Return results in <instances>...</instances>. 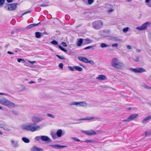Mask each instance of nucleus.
<instances>
[{
  "label": "nucleus",
  "mask_w": 151,
  "mask_h": 151,
  "mask_svg": "<svg viewBox=\"0 0 151 151\" xmlns=\"http://www.w3.org/2000/svg\"><path fill=\"white\" fill-rule=\"evenodd\" d=\"M0 103L4 105L8 106L10 108L15 107V104L3 97H0Z\"/></svg>",
  "instance_id": "f257e3e1"
},
{
  "label": "nucleus",
  "mask_w": 151,
  "mask_h": 151,
  "mask_svg": "<svg viewBox=\"0 0 151 151\" xmlns=\"http://www.w3.org/2000/svg\"><path fill=\"white\" fill-rule=\"evenodd\" d=\"M103 25V22L100 20L95 21L92 23V27L96 30L101 29Z\"/></svg>",
  "instance_id": "f03ea898"
},
{
  "label": "nucleus",
  "mask_w": 151,
  "mask_h": 151,
  "mask_svg": "<svg viewBox=\"0 0 151 151\" xmlns=\"http://www.w3.org/2000/svg\"><path fill=\"white\" fill-rule=\"evenodd\" d=\"M111 65L114 68L117 69H121L123 66L122 63L119 62L118 60L116 58H114L112 60Z\"/></svg>",
  "instance_id": "7ed1b4c3"
},
{
  "label": "nucleus",
  "mask_w": 151,
  "mask_h": 151,
  "mask_svg": "<svg viewBox=\"0 0 151 151\" xmlns=\"http://www.w3.org/2000/svg\"><path fill=\"white\" fill-rule=\"evenodd\" d=\"M17 4V3L7 4L4 7V9L6 10L12 11L16 9Z\"/></svg>",
  "instance_id": "20e7f679"
},
{
  "label": "nucleus",
  "mask_w": 151,
  "mask_h": 151,
  "mask_svg": "<svg viewBox=\"0 0 151 151\" xmlns=\"http://www.w3.org/2000/svg\"><path fill=\"white\" fill-rule=\"evenodd\" d=\"M131 70L135 73H142L146 71L145 69L140 67H137L134 68H131Z\"/></svg>",
  "instance_id": "39448f33"
},
{
  "label": "nucleus",
  "mask_w": 151,
  "mask_h": 151,
  "mask_svg": "<svg viewBox=\"0 0 151 151\" xmlns=\"http://www.w3.org/2000/svg\"><path fill=\"white\" fill-rule=\"evenodd\" d=\"M150 23L149 22H146L143 24L142 26L138 27L137 28V29L139 30H142L145 29L147 28L148 25H150Z\"/></svg>",
  "instance_id": "423d86ee"
},
{
  "label": "nucleus",
  "mask_w": 151,
  "mask_h": 151,
  "mask_svg": "<svg viewBox=\"0 0 151 151\" xmlns=\"http://www.w3.org/2000/svg\"><path fill=\"white\" fill-rule=\"evenodd\" d=\"M138 116V114H134L130 115L127 119L123 120L124 122H129L132 121Z\"/></svg>",
  "instance_id": "0eeeda50"
},
{
  "label": "nucleus",
  "mask_w": 151,
  "mask_h": 151,
  "mask_svg": "<svg viewBox=\"0 0 151 151\" xmlns=\"http://www.w3.org/2000/svg\"><path fill=\"white\" fill-rule=\"evenodd\" d=\"M83 132L86 134L88 135H94L96 134V133L93 130L89 131H83Z\"/></svg>",
  "instance_id": "6e6552de"
},
{
  "label": "nucleus",
  "mask_w": 151,
  "mask_h": 151,
  "mask_svg": "<svg viewBox=\"0 0 151 151\" xmlns=\"http://www.w3.org/2000/svg\"><path fill=\"white\" fill-rule=\"evenodd\" d=\"M0 128L3 129L4 130L9 131L10 129H9L8 126L4 123H0Z\"/></svg>",
  "instance_id": "1a4fd4ad"
},
{
  "label": "nucleus",
  "mask_w": 151,
  "mask_h": 151,
  "mask_svg": "<svg viewBox=\"0 0 151 151\" xmlns=\"http://www.w3.org/2000/svg\"><path fill=\"white\" fill-rule=\"evenodd\" d=\"M40 128V127L39 126L34 127L32 125H29V130L32 132L36 131L37 129H39Z\"/></svg>",
  "instance_id": "9d476101"
},
{
  "label": "nucleus",
  "mask_w": 151,
  "mask_h": 151,
  "mask_svg": "<svg viewBox=\"0 0 151 151\" xmlns=\"http://www.w3.org/2000/svg\"><path fill=\"white\" fill-rule=\"evenodd\" d=\"M79 105L81 106H85L86 105V104L85 102H74L73 103L72 105Z\"/></svg>",
  "instance_id": "9b49d317"
},
{
  "label": "nucleus",
  "mask_w": 151,
  "mask_h": 151,
  "mask_svg": "<svg viewBox=\"0 0 151 151\" xmlns=\"http://www.w3.org/2000/svg\"><path fill=\"white\" fill-rule=\"evenodd\" d=\"M11 142L12 146L14 147H17L19 146L18 142L17 141H15L12 140Z\"/></svg>",
  "instance_id": "f8f14e48"
},
{
  "label": "nucleus",
  "mask_w": 151,
  "mask_h": 151,
  "mask_svg": "<svg viewBox=\"0 0 151 151\" xmlns=\"http://www.w3.org/2000/svg\"><path fill=\"white\" fill-rule=\"evenodd\" d=\"M50 146L53 148L57 149H60L61 148L67 147V146H65L60 145H50Z\"/></svg>",
  "instance_id": "ddd939ff"
},
{
  "label": "nucleus",
  "mask_w": 151,
  "mask_h": 151,
  "mask_svg": "<svg viewBox=\"0 0 151 151\" xmlns=\"http://www.w3.org/2000/svg\"><path fill=\"white\" fill-rule=\"evenodd\" d=\"M78 59L80 61L85 63H88V60L86 58L83 57H78Z\"/></svg>",
  "instance_id": "4468645a"
},
{
  "label": "nucleus",
  "mask_w": 151,
  "mask_h": 151,
  "mask_svg": "<svg viewBox=\"0 0 151 151\" xmlns=\"http://www.w3.org/2000/svg\"><path fill=\"white\" fill-rule=\"evenodd\" d=\"M106 78V76L104 75H99L96 78L100 80H105Z\"/></svg>",
  "instance_id": "2eb2a0df"
},
{
  "label": "nucleus",
  "mask_w": 151,
  "mask_h": 151,
  "mask_svg": "<svg viewBox=\"0 0 151 151\" xmlns=\"http://www.w3.org/2000/svg\"><path fill=\"white\" fill-rule=\"evenodd\" d=\"M32 151H42V149L36 146H34L31 149Z\"/></svg>",
  "instance_id": "dca6fc26"
},
{
  "label": "nucleus",
  "mask_w": 151,
  "mask_h": 151,
  "mask_svg": "<svg viewBox=\"0 0 151 151\" xmlns=\"http://www.w3.org/2000/svg\"><path fill=\"white\" fill-rule=\"evenodd\" d=\"M40 138L42 140L45 141H47L49 140V138L48 137L45 136H41Z\"/></svg>",
  "instance_id": "f3484780"
},
{
  "label": "nucleus",
  "mask_w": 151,
  "mask_h": 151,
  "mask_svg": "<svg viewBox=\"0 0 151 151\" xmlns=\"http://www.w3.org/2000/svg\"><path fill=\"white\" fill-rule=\"evenodd\" d=\"M83 42V39L82 38L79 39L77 42V45L78 46H81Z\"/></svg>",
  "instance_id": "a211bd4d"
},
{
  "label": "nucleus",
  "mask_w": 151,
  "mask_h": 151,
  "mask_svg": "<svg viewBox=\"0 0 151 151\" xmlns=\"http://www.w3.org/2000/svg\"><path fill=\"white\" fill-rule=\"evenodd\" d=\"M41 22H40L37 24H33L29 25V28H31L33 27H35L38 25L40 24Z\"/></svg>",
  "instance_id": "6ab92c4d"
},
{
  "label": "nucleus",
  "mask_w": 151,
  "mask_h": 151,
  "mask_svg": "<svg viewBox=\"0 0 151 151\" xmlns=\"http://www.w3.org/2000/svg\"><path fill=\"white\" fill-rule=\"evenodd\" d=\"M151 119V117L150 116H148L144 119L142 121V123L144 124L146 123L147 121L148 120H149Z\"/></svg>",
  "instance_id": "aec40b11"
},
{
  "label": "nucleus",
  "mask_w": 151,
  "mask_h": 151,
  "mask_svg": "<svg viewBox=\"0 0 151 151\" xmlns=\"http://www.w3.org/2000/svg\"><path fill=\"white\" fill-rule=\"evenodd\" d=\"M62 133V130L60 129H59L56 133L57 136L59 137H61Z\"/></svg>",
  "instance_id": "412c9836"
},
{
  "label": "nucleus",
  "mask_w": 151,
  "mask_h": 151,
  "mask_svg": "<svg viewBox=\"0 0 151 151\" xmlns=\"http://www.w3.org/2000/svg\"><path fill=\"white\" fill-rule=\"evenodd\" d=\"M35 37L37 38H40L41 36V34L39 32H36L35 33Z\"/></svg>",
  "instance_id": "4be33fe9"
},
{
  "label": "nucleus",
  "mask_w": 151,
  "mask_h": 151,
  "mask_svg": "<svg viewBox=\"0 0 151 151\" xmlns=\"http://www.w3.org/2000/svg\"><path fill=\"white\" fill-rule=\"evenodd\" d=\"M75 69L79 71H82L83 70L82 68L79 66H75Z\"/></svg>",
  "instance_id": "5701e85b"
},
{
  "label": "nucleus",
  "mask_w": 151,
  "mask_h": 151,
  "mask_svg": "<svg viewBox=\"0 0 151 151\" xmlns=\"http://www.w3.org/2000/svg\"><path fill=\"white\" fill-rule=\"evenodd\" d=\"M94 119H95V118L94 117L92 116L89 118L81 119H80V120H88Z\"/></svg>",
  "instance_id": "b1692460"
},
{
  "label": "nucleus",
  "mask_w": 151,
  "mask_h": 151,
  "mask_svg": "<svg viewBox=\"0 0 151 151\" xmlns=\"http://www.w3.org/2000/svg\"><path fill=\"white\" fill-rule=\"evenodd\" d=\"M17 61L19 63L21 62L23 63H25V61L24 60L21 58H19L17 59Z\"/></svg>",
  "instance_id": "393cba45"
},
{
  "label": "nucleus",
  "mask_w": 151,
  "mask_h": 151,
  "mask_svg": "<svg viewBox=\"0 0 151 151\" xmlns=\"http://www.w3.org/2000/svg\"><path fill=\"white\" fill-rule=\"evenodd\" d=\"M22 140L25 143H28V139L26 137H23L22 138Z\"/></svg>",
  "instance_id": "a878e982"
},
{
  "label": "nucleus",
  "mask_w": 151,
  "mask_h": 151,
  "mask_svg": "<svg viewBox=\"0 0 151 151\" xmlns=\"http://www.w3.org/2000/svg\"><path fill=\"white\" fill-rule=\"evenodd\" d=\"M32 120L35 122H38L39 121L38 118L36 117H33L32 119Z\"/></svg>",
  "instance_id": "bb28decb"
},
{
  "label": "nucleus",
  "mask_w": 151,
  "mask_h": 151,
  "mask_svg": "<svg viewBox=\"0 0 151 151\" xmlns=\"http://www.w3.org/2000/svg\"><path fill=\"white\" fill-rule=\"evenodd\" d=\"M22 127L27 130L28 129V126L27 125H26V124H23L22 126Z\"/></svg>",
  "instance_id": "cd10ccee"
},
{
  "label": "nucleus",
  "mask_w": 151,
  "mask_h": 151,
  "mask_svg": "<svg viewBox=\"0 0 151 151\" xmlns=\"http://www.w3.org/2000/svg\"><path fill=\"white\" fill-rule=\"evenodd\" d=\"M101 46L102 48H104L107 47H108V46L105 43H102L101 45Z\"/></svg>",
  "instance_id": "c85d7f7f"
},
{
  "label": "nucleus",
  "mask_w": 151,
  "mask_h": 151,
  "mask_svg": "<svg viewBox=\"0 0 151 151\" xmlns=\"http://www.w3.org/2000/svg\"><path fill=\"white\" fill-rule=\"evenodd\" d=\"M59 47L62 51H63L65 52H66L67 51V50L65 49V48H63L61 46H59Z\"/></svg>",
  "instance_id": "c756f323"
},
{
  "label": "nucleus",
  "mask_w": 151,
  "mask_h": 151,
  "mask_svg": "<svg viewBox=\"0 0 151 151\" xmlns=\"http://www.w3.org/2000/svg\"><path fill=\"white\" fill-rule=\"evenodd\" d=\"M68 68H69V70L71 71H73L75 70V66L74 67H71V66H69L68 67Z\"/></svg>",
  "instance_id": "7c9ffc66"
},
{
  "label": "nucleus",
  "mask_w": 151,
  "mask_h": 151,
  "mask_svg": "<svg viewBox=\"0 0 151 151\" xmlns=\"http://www.w3.org/2000/svg\"><path fill=\"white\" fill-rule=\"evenodd\" d=\"M56 56L60 59L61 60H65V58L63 56L59 55H56Z\"/></svg>",
  "instance_id": "2f4dec72"
},
{
  "label": "nucleus",
  "mask_w": 151,
  "mask_h": 151,
  "mask_svg": "<svg viewBox=\"0 0 151 151\" xmlns=\"http://www.w3.org/2000/svg\"><path fill=\"white\" fill-rule=\"evenodd\" d=\"M93 46H88L85 47L84 48V50H87L89 49H93Z\"/></svg>",
  "instance_id": "473e14b6"
},
{
  "label": "nucleus",
  "mask_w": 151,
  "mask_h": 151,
  "mask_svg": "<svg viewBox=\"0 0 151 151\" xmlns=\"http://www.w3.org/2000/svg\"><path fill=\"white\" fill-rule=\"evenodd\" d=\"M51 43L54 45H57L58 44V42L54 40L51 42Z\"/></svg>",
  "instance_id": "72a5a7b5"
},
{
  "label": "nucleus",
  "mask_w": 151,
  "mask_h": 151,
  "mask_svg": "<svg viewBox=\"0 0 151 151\" xmlns=\"http://www.w3.org/2000/svg\"><path fill=\"white\" fill-rule=\"evenodd\" d=\"M128 30H129V28L127 27L124 28L123 29V31L124 32L126 33L128 31Z\"/></svg>",
  "instance_id": "f704fd0d"
},
{
  "label": "nucleus",
  "mask_w": 151,
  "mask_h": 151,
  "mask_svg": "<svg viewBox=\"0 0 151 151\" xmlns=\"http://www.w3.org/2000/svg\"><path fill=\"white\" fill-rule=\"evenodd\" d=\"M5 0H0V6L3 5L5 2Z\"/></svg>",
  "instance_id": "c9c22d12"
},
{
  "label": "nucleus",
  "mask_w": 151,
  "mask_h": 151,
  "mask_svg": "<svg viewBox=\"0 0 151 151\" xmlns=\"http://www.w3.org/2000/svg\"><path fill=\"white\" fill-rule=\"evenodd\" d=\"M151 135L150 133H149L147 132H145V137L150 136Z\"/></svg>",
  "instance_id": "e433bc0d"
},
{
  "label": "nucleus",
  "mask_w": 151,
  "mask_h": 151,
  "mask_svg": "<svg viewBox=\"0 0 151 151\" xmlns=\"http://www.w3.org/2000/svg\"><path fill=\"white\" fill-rule=\"evenodd\" d=\"M82 142H93L91 140H86L85 141H82Z\"/></svg>",
  "instance_id": "4c0bfd02"
},
{
  "label": "nucleus",
  "mask_w": 151,
  "mask_h": 151,
  "mask_svg": "<svg viewBox=\"0 0 151 151\" xmlns=\"http://www.w3.org/2000/svg\"><path fill=\"white\" fill-rule=\"evenodd\" d=\"M73 139L74 140H75V141H76L79 142H82V141H81L80 140V139H78V138H76V137H73Z\"/></svg>",
  "instance_id": "58836bf2"
},
{
  "label": "nucleus",
  "mask_w": 151,
  "mask_h": 151,
  "mask_svg": "<svg viewBox=\"0 0 151 151\" xmlns=\"http://www.w3.org/2000/svg\"><path fill=\"white\" fill-rule=\"evenodd\" d=\"M94 2V0H88V2L89 4H91Z\"/></svg>",
  "instance_id": "ea45409f"
},
{
  "label": "nucleus",
  "mask_w": 151,
  "mask_h": 151,
  "mask_svg": "<svg viewBox=\"0 0 151 151\" xmlns=\"http://www.w3.org/2000/svg\"><path fill=\"white\" fill-rule=\"evenodd\" d=\"M59 67L60 68L62 69L63 68V63H60L59 65Z\"/></svg>",
  "instance_id": "a19ab883"
},
{
  "label": "nucleus",
  "mask_w": 151,
  "mask_h": 151,
  "mask_svg": "<svg viewBox=\"0 0 151 151\" xmlns=\"http://www.w3.org/2000/svg\"><path fill=\"white\" fill-rule=\"evenodd\" d=\"M52 138H53V139H56V134H52Z\"/></svg>",
  "instance_id": "79ce46f5"
},
{
  "label": "nucleus",
  "mask_w": 151,
  "mask_h": 151,
  "mask_svg": "<svg viewBox=\"0 0 151 151\" xmlns=\"http://www.w3.org/2000/svg\"><path fill=\"white\" fill-rule=\"evenodd\" d=\"M47 115L48 116L50 117H51V118H54V116L52 114H47Z\"/></svg>",
  "instance_id": "37998d69"
},
{
  "label": "nucleus",
  "mask_w": 151,
  "mask_h": 151,
  "mask_svg": "<svg viewBox=\"0 0 151 151\" xmlns=\"http://www.w3.org/2000/svg\"><path fill=\"white\" fill-rule=\"evenodd\" d=\"M29 63H31V64H37V63L35 61H29Z\"/></svg>",
  "instance_id": "c03bdc74"
},
{
  "label": "nucleus",
  "mask_w": 151,
  "mask_h": 151,
  "mask_svg": "<svg viewBox=\"0 0 151 151\" xmlns=\"http://www.w3.org/2000/svg\"><path fill=\"white\" fill-rule=\"evenodd\" d=\"M61 44L64 46V47H66L67 46L66 45V43L65 42H63L61 43Z\"/></svg>",
  "instance_id": "a18cd8bd"
},
{
  "label": "nucleus",
  "mask_w": 151,
  "mask_h": 151,
  "mask_svg": "<svg viewBox=\"0 0 151 151\" xmlns=\"http://www.w3.org/2000/svg\"><path fill=\"white\" fill-rule=\"evenodd\" d=\"M48 6L49 5L48 4H41L40 5V6L41 7H45Z\"/></svg>",
  "instance_id": "49530a36"
},
{
  "label": "nucleus",
  "mask_w": 151,
  "mask_h": 151,
  "mask_svg": "<svg viewBox=\"0 0 151 151\" xmlns=\"http://www.w3.org/2000/svg\"><path fill=\"white\" fill-rule=\"evenodd\" d=\"M118 44L117 43H114L112 45V47H117L118 46Z\"/></svg>",
  "instance_id": "de8ad7c7"
},
{
  "label": "nucleus",
  "mask_w": 151,
  "mask_h": 151,
  "mask_svg": "<svg viewBox=\"0 0 151 151\" xmlns=\"http://www.w3.org/2000/svg\"><path fill=\"white\" fill-rule=\"evenodd\" d=\"M145 87L147 89H151V87L148 86L147 85H145Z\"/></svg>",
  "instance_id": "09e8293b"
},
{
  "label": "nucleus",
  "mask_w": 151,
  "mask_h": 151,
  "mask_svg": "<svg viewBox=\"0 0 151 151\" xmlns=\"http://www.w3.org/2000/svg\"><path fill=\"white\" fill-rule=\"evenodd\" d=\"M88 63H89L91 64H94V62L92 61H90L88 60Z\"/></svg>",
  "instance_id": "8fccbe9b"
},
{
  "label": "nucleus",
  "mask_w": 151,
  "mask_h": 151,
  "mask_svg": "<svg viewBox=\"0 0 151 151\" xmlns=\"http://www.w3.org/2000/svg\"><path fill=\"white\" fill-rule=\"evenodd\" d=\"M127 49H129V50L131 49L132 48L131 46L129 45H128L127 46Z\"/></svg>",
  "instance_id": "3c124183"
},
{
  "label": "nucleus",
  "mask_w": 151,
  "mask_h": 151,
  "mask_svg": "<svg viewBox=\"0 0 151 151\" xmlns=\"http://www.w3.org/2000/svg\"><path fill=\"white\" fill-rule=\"evenodd\" d=\"M42 81V79L41 78H40L38 79V81L39 82H41Z\"/></svg>",
  "instance_id": "603ef678"
},
{
  "label": "nucleus",
  "mask_w": 151,
  "mask_h": 151,
  "mask_svg": "<svg viewBox=\"0 0 151 151\" xmlns=\"http://www.w3.org/2000/svg\"><path fill=\"white\" fill-rule=\"evenodd\" d=\"M113 9H109L108 10V12L109 13H110L112 12H113Z\"/></svg>",
  "instance_id": "864d4df0"
},
{
  "label": "nucleus",
  "mask_w": 151,
  "mask_h": 151,
  "mask_svg": "<svg viewBox=\"0 0 151 151\" xmlns=\"http://www.w3.org/2000/svg\"><path fill=\"white\" fill-rule=\"evenodd\" d=\"M85 40L87 41V43H90V41L88 39H86Z\"/></svg>",
  "instance_id": "5fc2aeb1"
},
{
  "label": "nucleus",
  "mask_w": 151,
  "mask_h": 151,
  "mask_svg": "<svg viewBox=\"0 0 151 151\" xmlns=\"http://www.w3.org/2000/svg\"><path fill=\"white\" fill-rule=\"evenodd\" d=\"M28 13V11H27L26 12H24V13H23V14H22V15H21V17H22L24 14H27V13Z\"/></svg>",
  "instance_id": "6e6d98bb"
},
{
  "label": "nucleus",
  "mask_w": 151,
  "mask_h": 151,
  "mask_svg": "<svg viewBox=\"0 0 151 151\" xmlns=\"http://www.w3.org/2000/svg\"><path fill=\"white\" fill-rule=\"evenodd\" d=\"M7 53L9 54H14V53H13V52H11L10 51H8L7 52Z\"/></svg>",
  "instance_id": "4d7b16f0"
},
{
  "label": "nucleus",
  "mask_w": 151,
  "mask_h": 151,
  "mask_svg": "<svg viewBox=\"0 0 151 151\" xmlns=\"http://www.w3.org/2000/svg\"><path fill=\"white\" fill-rule=\"evenodd\" d=\"M13 0H6L7 2L8 3H11L12 1Z\"/></svg>",
  "instance_id": "13d9d810"
},
{
  "label": "nucleus",
  "mask_w": 151,
  "mask_h": 151,
  "mask_svg": "<svg viewBox=\"0 0 151 151\" xmlns=\"http://www.w3.org/2000/svg\"><path fill=\"white\" fill-rule=\"evenodd\" d=\"M40 138V137H36L35 138L37 140H38Z\"/></svg>",
  "instance_id": "bf43d9fd"
},
{
  "label": "nucleus",
  "mask_w": 151,
  "mask_h": 151,
  "mask_svg": "<svg viewBox=\"0 0 151 151\" xmlns=\"http://www.w3.org/2000/svg\"><path fill=\"white\" fill-rule=\"evenodd\" d=\"M139 58L138 57H137V59L135 60L134 61H135V62H138L139 61Z\"/></svg>",
  "instance_id": "052dcab7"
},
{
  "label": "nucleus",
  "mask_w": 151,
  "mask_h": 151,
  "mask_svg": "<svg viewBox=\"0 0 151 151\" xmlns=\"http://www.w3.org/2000/svg\"><path fill=\"white\" fill-rule=\"evenodd\" d=\"M29 67H31V68H35V66H34V65H29Z\"/></svg>",
  "instance_id": "680f3d73"
},
{
  "label": "nucleus",
  "mask_w": 151,
  "mask_h": 151,
  "mask_svg": "<svg viewBox=\"0 0 151 151\" xmlns=\"http://www.w3.org/2000/svg\"><path fill=\"white\" fill-rule=\"evenodd\" d=\"M5 94L3 93H0V95H5Z\"/></svg>",
  "instance_id": "e2e57ef3"
},
{
  "label": "nucleus",
  "mask_w": 151,
  "mask_h": 151,
  "mask_svg": "<svg viewBox=\"0 0 151 151\" xmlns=\"http://www.w3.org/2000/svg\"><path fill=\"white\" fill-rule=\"evenodd\" d=\"M35 83V82L33 81H32V82H29V83Z\"/></svg>",
  "instance_id": "0e129e2a"
},
{
  "label": "nucleus",
  "mask_w": 151,
  "mask_h": 151,
  "mask_svg": "<svg viewBox=\"0 0 151 151\" xmlns=\"http://www.w3.org/2000/svg\"><path fill=\"white\" fill-rule=\"evenodd\" d=\"M131 109H132V108L131 107H129V108H127V109L129 110H131Z\"/></svg>",
  "instance_id": "69168bd1"
},
{
  "label": "nucleus",
  "mask_w": 151,
  "mask_h": 151,
  "mask_svg": "<svg viewBox=\"0 0 151 151\" xmlns=\"http://www.w3.org/2000/svg\"><path fill=\"white\" fill-rule=\"evenodd\" d=\"M132 0H127V1L128 2H130L132 1Z\"/></svg>",
  "instance_id": "338daca9"
},
{
  "label": "nucleus",
  "mask_w": 151,
  "mask_h": 151,
  "mask_svg": "<svg viewBox=\"0 0 151 151\" xmlns=\"http://www.w3.org/2000/svg\"><path fill=\"white\" fill-rule=\"evenodd\" d=\"M0 134H1V135H2V132H1L0 131Z\"/></svg>",
  "instance_id": "774afa93"
}]
</instances>
